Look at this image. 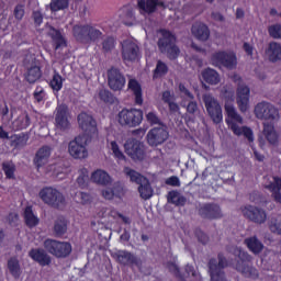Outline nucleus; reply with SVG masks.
I'll return each instance as SVG.
<instances>
[{"mask_svg": "<svg viewBox=\"0 0 281 281\" xmlns=\"http://www.w3.org/2000/svg\"><path fill=\"white\" fill-rule=\"evenodd\" d=\"M8 269L15 280L21 278V265L19 263V259H16V257H11L8 260Z\"/></svg>", "mask_w": 281, "mask_h": 281, "instance_id": "a19ab883", "label": "nucleus"}, {"mask_svg": "<svg viewBox=\"0 0 281 281\" xmlns=\"http://www.w3.org/2000/svg\"><path fill=\"white\" fill-rule=\"evenodd\" d=\"M268 32L272 38H281V25L280 24L271 25L269 27Z\"/></svg>", "mask_w": 281, "mask_h": 281, "instance_id": "bf43d9fd", "label": "nucleus"}, {"mask_svg": "<svg viewBox=\"0 0 281 281\" xmlns=\"http://www.w3.org/2000/svg\"><path fill=\"white\" fill-rule=\"evenodd\" d=\"M194 234L199 243H201L202 245H207V243H210V237L207 236V234L203 233L201 228H195Z\"/></svg>", "mask_w": 281, "mask_h": 281, "instance_id": "4d7b16f0", "label": "nucleus"}, {"mask_svg": "<svg viewBox=\"0 0 281 281\" xmlns=\"http://www.w3.org/2000/svg\"><path fill=\"white\" fill-rule=\"evenodd\" d=\"M43 78V70L38 66H31V68L27 69V72L25 75V80L30 85H34L35 82H38Z\"/></svg>", "mask_w": 281, "mask_h": 281, "instance_id": "473e14b6", "label": "nucleus"}, {"mask_svg": "<svg viewBox=\"0 0 281 281\" xmlns=\"http://www.w3.org/2000/svg\"><path fill=\"white\" fill-rule=\"evenodd\" d=\"M49 157H52V147L45 145L35 154L34 165L37 169L43 168V166L49 161Z\"/></svg>", "mask_w": 281, "mask_h": 281, "instance_id": "393cba45", "label": "nucleus"}, {"mask_svg": "<svg viewBox=\"0 0 281 281\" xmlns=\"http://www.w3.org/2000/svg\"><path fill=\"white\" fill-rule=\"evenodd\" d=\"M24 221L26 227H36L38 225L40 220L36 215H34V211L32 210V206H26L24 210Z\"/></svg>", "mask_w": 281, "mask_h": 281, "instance_id": "4c0bfd02", "label": "nucleus"}, {"mask_svg": "<svg viewBox=\"0 0 281 281\" xmlns=\"http://www.w3.org/2000/svg\"><path fill=\"white\" fill-rule=\"evenodd\" d=\"M108 87L112 91H122L126 87V77L120 68L112 66L108 69Z\"/></svg>", "mask_w": 281, "mask_h": 281, "instance_id": "4468645a", "label": "nucleus"}, {"mask_svg": "<svg viewBox=\"0 0 281 281\" xmlns=\"http://www.w3.org/2000/svg\"><path fill=\"white\" fill-rule=\"evenodd\" d=\"M266 56L271 63H278V60H281V45L276 42H271L266 48Z\"/></svg>", "mask_w": 281, "mask_h": 281, "instance_id": "cd10ccee", "label": "nucleus"}, {"mask_svg": "<svg viewBox=\"0 0 281 281\" xmlns=\"http://www.w3.org/2000/svg\"><path fill=\"white\" fill-rule=\"evenodd\" d=\"M204 106L213 124H221L223 122V108L214 97H204Z\"/></svg>", "mask_w": 281, "mask_h": 281, "instance_id": "2eb2a0df", "label": "nucleus"}, {"mask_svg": "<svg viewBox=\"0 0 281 281\" xmlns=\"http://www.w3.org/2000/svg\"><path fill=\"white\" fill-rule=\"evenodd\" d=\"M146 121L150 124V126H161V119L157 111H150L146 115Z\"/></svg>", "mask_w": 281, "mask_h": 281, "instance_id": "09e8293b", "label": "nucleus"}, {"mask_svg": "<svg viewBox=\"0 0 281 281\" xmlns=\"http://www.w3.org/2000/svg\"><path fill=\"white\" fill-rule=\"evenodd\" d=\"M29 258L40 267H50L52 256L45 248H32L29 251Z\"/></svg>", "mask_w": 281, "mask_h": 281, "instance_id": "f3484780", "label": "nucleus"}, {"mask_svg": "<svg viewBox=\"0 0 281 281\" xmlns=\"http://www.w3.org/2000/svg\"><path fill=\"white\" fill-rule=\"evenodd\" d=\"M139 56V46L135 42H124L122 45V58L125 63H135Z\"/></svg>", "mask_w": 281, "mask_h": 281, "instance_id": "aec40b11", "label": "nucleus"}, {"mask_svg": "<svg viewBox=\"0 0 281 281\" xmlns=\"http://www.w3.org/2000/svg\"><path fill=\"white\" fill-rule=\"evenodd\" d=\"M9 139H11V146H14V148H23V146H27L30 136L25 133H21L10 136Z\"/></svg>", "mask_w": 281, "mask_h": 281, "instance_id": "58836bf2", "label": "nucleus"}, {"mask_svg": "<svg viewBox=\"0 0 281 281\" xmlns=\"http://www.w3.org/2000/svg\"><path fill=\"white\" fill-rule=\"evenodd\" d=\"M234 256L235 263L233 265L236 271L245 276V273H247V252H245V250H243L241 248L236 247L234 248Z\"/></svg>", "mask_w": 281, "mask_h": 281, "instance_id": "5701e85b", "label": "nucleus"}, {"mask_svg": "<svg viewBox=\"0 0 281 281\" xmlns=\"http://www.w3.org/2000/svg\"><path fill=\"white\" fill-rule=\"evenodd\" d=\"M236 54L226 52H216L211 56V61L215 67H225V69H234L236 67Z\"/></svg>", "mask_w": 281, "mask_h": 281, "instance_id": "dca6fc26", "label": "nucleus"}, {"mask_svg": "<svg viewBox=\"0 0 281 281\" xmlns=\"http://www.w3.org/2000/svg\"><path fill=\"white\" fill-rule=\"evenodd\" d=\"M50 12H60L69 8V0H52L49 3Z\"/></svg>", "mask_w": 281, "mask_h": 281, "instance_id": "37998d69", "label": "nucleus"}, {"mask_svg": "<svg viewBox=\"0 0 281 281\" xmlns=\"http://www.w3.org/2000/svg\"><path fill=\"white\" fill-rule=\"evenodd\" d=\"M166 74H168V65L161 60H158L153 72L154 80H157V78H164Z\"/></svg>", "mask_w": 281, "mask_h": 281, "instance_id": "79ce46f5", "label": "nucleus"}, {"mask_svg": "<svg viewBox=\"0 0 281 281\" xmlns=\"http://www.w3.org/2000/svg\"><path fill=\"white\" fill-rule=\"evenodd\" d=\"M87 142H89V138L85 135L75 137L68 145L69 155L74 157V159H87V157H89Z\"/></svg>", "mask_w": 281, "mask_h": 281, "instance_id": "9b49d317", "label": "nucleus"}, {"mask_svg": "<svg viewBox=\"0 0 281 281\" xmlns=\"http://www.w3.org/2000/svg\"><path fill=\"white\" fill-rule=\"evenodd\" d=\"M125 154L133 159V161H144L146 159V149L144 143L137 138H128L124 144Z\"/></svg>", "mask_w": 281, "mask_h": 281, "instance_id": "f8f14e48", "label": "nucleus"}, {"mask_svg": "<svg viewBox=\"0 0 281 281\" xmlns=\"http://www.w3.org/2000/svg\"><path fill=\"white\" fill-rule=\"evenodd\" d=\"M53 232L57 238L65 236L67 234V220L65 217H59L55 221Z\"/></svg>", "mask_w": 281, "mask_h": 281, "instance_id": "ea45409f", "label": "nucleus"}, {"mask_svg": "<svg viewBox=\"0 0 281 281\" xmlns=\"http://www.w3.org/2000/svg\"><path fill=\"white\" fill-rule=\"evenodd\" d=\"M225 122L228 128H231V131L234 133V135H237V137H240V135L247 137V125L240 127V125L243 124V116L238 114L236 108H234L233 104H225Z\"/></svg>", "mask_w": 281, "mask_h": 281, "instance_id": "423d86ee", "label": "nucleus"}, {"mask_svg": "<svg viewBox=\"0 0 281 281\" xmlns=\"http://www.w3.org/2000/svg\"><path fill=\"white\" fill-rule=\"evenodd\" d=\"M102 196H103V199L111 201L112 199L115 198V193H114L113 189H105L102 191Z\"/></svg>", "mask_w": 281, "mask_h": 281, "instance_id": "774afa93", "label": "nucleus"}, {"mask_svg": "<svg viewBox=\"0 0 281 281\" xmlns=\"http://www.w3.org/2000/svg\"><path fill=\"white\" fill-rule=\"evenodd\" d=\"M167 186H172L173 188H179L181 187V180H179V177L177 176H171L169 177L166 182Z\"/></svg>", "mask_w": 281, "mask_h": 281, "instance_id": "0e129e2a", "label": "nucleus"}, {"mask_svg": "<svg viewBox=\"0 0 281 281\" xmlns=\"http://www.w3.org/2000/svg\"><path fill=\"white\" fill-rule=\"evenodd\" d=\"M65 82V78L60 76L58 70H54L53 77L48 82L50 89H53L54 93H58L63 90V83Z\"/></svg>", "mask_w": 281, "mask_h": 281, "instance_id": "c9c22d12", "label": "nucleus"}, {"mask_svg": "<svg viewBox=\"0 0 281 281\" xmlns=\"http://www.w3.org/2000/svg\"><path fill=\"white\" fill-rule=\"evenodd\" d=\"M77 183L81 189H85L87 186H89V171L87 169L81 170V173L77 178Z\"/></svg>", "mask_w": 281, "mask_h": 281, "instance_id": "3c124183", "label": "nucleus"}, {"mask_svg": "<svg viewBox=\"0 0 281 281\" xmlns=\"http://www.w3.org/2000/svg\"><path fill=\"white\" fill-rule=\"evenodd\" d=\"M167 269L170 273H173L178 280H183V274H181V270H179V266L175 262H167Z\"/></svg>", "mask_w": 281, "mask_h": 281, "instance_id": "6e6d98bb", "label": "nucleus"}, {"mask_svg": "<svg viewBox=\"0 0 281 281\" xmlns=\"http://www.w3.org/2000/svg\"><path fill=\"white\" fill-rule=\"evenodd\" d=\"M33 98L37 102H43L45 100V89H43L41 86H37L33 92Z\"/></svg>", "mask_w": 281, "mask_h": 281, "instance_id": "13d9d810", "label": "nucleus"}, {"mask_svg": "<svg viewBox=\"0 0 281 281\" xmlns=\"http://www.w3.org/2000/svg\"><path fill=\"white\" fill-rule=\"evenodd\" d=\"M115 49V38L113 36H108L102 42L103 54H109Z\"/></svg>", "mask_w": 281, "mask_h": 281, "instance_id": "de8ad7c7", "label": "nucleus"}, {"mask_svg": "<svg viewBox=\"0 0 281 281\" xmlns=\"http://www.w3.org/2000/svg\"><path fill=\"white\" fill-rule=\"evenodd\" d=\"M196 111H199V103H196L194 100H191L187 105V113L194 115Z\"/></svg>", "mask_w": 281, "mask_h": 281, "instance_id": "e2e57ef3", "label": "nucleus"}, {"mask_svg": "<svg viewBox=\"0 0 281 281\" xmlns=\"http://www.w3.org/2000/svg\"><path fill=\"white\" fill-rule=\"evenodd\" d=\"M77 122L81 131H83L82 135H85V137L88 139H91L93 135H98V123L95 122V119L91 116V114H88L87 112L79 113L77 116Z\"/></svg>", "mask_w": 281, "mask_h": 281, "instance_id": "ddd939ff", "label": "nucleus"}, {"mask_svg": "<svg viewBox=\"0 0 281 281\" xmlns=\"http://www.w3.org/2000/svg\"><path fill=\"white\" fill-rule=\"evenodd\" d=\"M167 201L168 203L176 205V207H183V205L188 203V200L186 199V196L181 195L179 191H175V190L168 192Z\"/></svg>", "mask_w": 281, "mask_h": 281, "instance_id": "7c9ffc66", "label": "nucleus"}, {"mask_svg": "<svg viewBox=\"0 0 281 281\" xmlns=\"http://www.w3.org/2000/svg\"><path fill=\"white\" fill-rule=\"evenodd\" d=\"M255 114L258 120H265L262 135L269 144L276 146L280 142V134L276 131V123L280 120V111L271 103L261 102L256 105Z\"/></svg>", "mask_w": 281, "mask_h": 281, "instance_id": "f257e3e1", "label": "nucleus"}, {"mask_svg": "<svg viewBox=\"0 0 281 281\" xmlns=\"http://www.w3.org/2000/svg\"><path fill=\"white\" fill-rule=\"evenodd\" d=\"M236 100L239 110L245 113L247 111V86H238Z\"/></svg>", "mask_w": 281, "mask_h": 281, "instance_id": "f704fd0d", "label": "nucleus"}, {"mask_svg": "<svg viewBox=\"0 0 281 281\" xmlns=\"http://www.w3.org/2000/svg\"><path fill=\"white\" fill-rule=\"evenodd\" d=\"M217 259L211 258L207 263L211 281H227L224 269L229 267V262L223 252H218Z\"/></svg>", "mask_w": 281, "mask_h": 281, "instance_id": "1a4fd4ad", "label": "nucleus"}, {"mask_svg": "<svg viewBox=\"0 0 281 281\" xmlns=\"http://www.w3.org/2000/svg\"><path fill=\"white\" fill-rule=\"evenodd\" d=\"M191 34L196 41L205 43V41L210 40V27L204 23L195 22L191 27Z\"/></svg>", "mask_w": 281, "mask_h": 281, "instance_id": "b1692460", "label": "nucleus"}, {"mask_svg": "<svg viewBox=\"0 0 281 281\" xmlns=\"http://www.w3.org/2000/svg\"><path fill=\"white\" fill-rule=\"evenodd\" d=\"M110 145L115 159H119L120 161H124V159H126V156H124V153L120 150V145H117V142L112 140Z\"/></svg>", "mask_w": 281, "mask_h": 281, "instance_id": "603ef678", "label": "nucleus"}, {"mask_svg": "<svg viewBox=\"0 0 281 281\" xmlns=\"http://www.w3.org/2000/svg\"><path fill=\"white\" fill-rule=\"evenodd\" d=\"M72 36L81 45H91V43H98L104 34L91 24H76L72 26Z\"/></svg>", "mask_w": 281, "mask_h": 281, "instance_id": "f03ea898", "label": "nucleus"}, {"mask_svg": "<svg viewBox=\"0 0 281 281\" xmlns=\"http://www.w3.org/2000/svg\"><path fill=\"white\" fill-rule=\"evenodd\" d=\"M40 199L48 205L49 207H54L55 210H63L65 205H67V200L65 195L58 191V189H54L52 187H44L40 193Z\"/></svg>", "mask_w": 281, "mask_h": 281, "instance_id": "39448f33", "label": "nucleus"}, {"mask_svg": "<svg viewBox=\"0 0 281 281\" xmlns=\"http://www.w3.org/2000/svg\"><path fill=\"white\" fill-rule=\"evenodd\" d=\"M199 215L202 218H207L209 221H214L216 218L223 217V212L221 206L216 203H205L199 207Z\"/></svg>", "mask_w": 281, "mask_h": 281, "instance_id": "6ab92c4d", "label": "nucleus"}, {"mask_svg": "<svg viewBox=\"0 0 281 281\" xmlns=\"http://www.w3.org/2000/svg\"><path fill=\"white\" fill-rule=\"evenodd\" d=\"M2 170L8 179H14V172H16V166L12 162H3Z\"/></svg>", "mask_w": 281, "mask_h": 281, "instance_id": "8fccbe9b", "label": "nucleus"}, {"mask_svg": "<svg viewBox=\"0 0 281 281\" xmlns=\"http://www.w3.org/2000/svg\"><path fill=\"white\" fill-rule=\"evenodd\" d=\"M178 89L180 93L184 95V98H189V100H194V94H192V92H190V90L186 88L184 83H179Z\"/></svg>", "mask_w": 281, "mask_h": 281, "instance_id": "680f3d73", "label": "nucleus"}, {"mask_svg": "<svg viewBox=\"0 0 281 281\" xmlns=\"http://www.w3.org/2000/svg\"><path fill=\"white\" fill-rule=\"evenodd\" d=\"M112 190L116 199H122L124 196V188H122L120 184L114 186Z\"/></svg>", "mask_w": 281, "mask_h": 281, "instance_id": "338daca9", "label": "nucleus"}, {"mask_svg": "<svg viewBox=\"0 0 281 281\" xmlns=\"http://www.w3.org/2000/svg\"><path fill=\"white\" fill-rule=\"evenodd\" d=\"M248 218L255 223H265V221H267V213L256 206H249Z\"/></svg>", "mask_w": 281, "mask_h": 281, "instance_id": "72a5a7b5", "label": "nucleus"}, {"mask_svg": "<svg viewBox=\"0 0 281 281\" xmlns=\"http://www.w3.org/2000/svg\"><path fill=\"white\" fill-rule=\"evenodd\" d=\"M120 126H127V128H135L144 122V111L139 109H122L116 115Z\"/></svg>", "mask_w": 281, "mask_h": 281, "instance_id": "20e7f679", "label": "nucleus"}, {"mask_svg": "<svg viewBox=\"0 0 281 281\" xmlns=\"http://www.w3.org/2000/svg\"><path fill=\"white\" fill-rule=\"evenodd\" d=\"M159 32L161 35L157 43L159 52L161 54H167L169 60H177L179 54H181V49L177 45V35L166 29H161Z\"/></svg>", "mask_w": 281, "mask_h": 281, "instance_id": "7ed1b4c3", "label": "nucleus"}, {"mask_svg": "<svg viewBox=\"0 0 281 281\" xmlns=\"http://www.w3.org/2000/svg\"><path fill=\"white\" fill-rule=\"evenodd\" d=\"M266 188L272 192L274 201L281 203V178L274 177L273 182L266 184Z\"/></svg>", "mask_w": 281, "mask_h": 281, "instance_id": "2f4dec72", "label": "nucleus"}, {"mask_svg": "<svg viewBox=\"0 0 281 281\" xmlns=\"http://www.w3.org/2000/svg\"><path fill=\"white\" fill-rule=\"evenodd\" d=\"M138 9L147 14L157 12V0H138Z\"/></svg>", "mask_w": 281, "mask_h": 281, "instance_id": "e433bc0d", "label": "nucleus"}, {"mask_svg": "<svg viewBox=\"0 0 281 281\" xmlns=\"http://www.w3.org/2000/svg\"><path fill=\"white\" fill-rule=\"evenodd\" d=\"M124 172L126 177H130V181L132 183H136L138 187V192L140 196L148 201L150 196H153V187H150V182L146 177H144L142 173L137 172L135 169H131L128 167H125Z\"/></svg>", "mask_w": 281, "mask_h": 281, "instance_id": "6e6552de", "label": "nucleus"}, {"mask_svg": "<svg viewBox=\"0 0 281 281\" xmlns=\"http://www.w3.org/2000/svg\"><path fill=\"white\" fill-rule=\"evenodd\" d=\"M202 80L206 82V85H218L221 82V75H218V71L212 68H205L202 74Z\"/></svg>", "mask_w": 281, "mask_h": 281, "instance_id": "c756f323", "label": "nucleus"}, {"mask_svg": "<svg viewBox=\"0 0 281 281\" xmlns=\"http://www.w3.org/2000/svg\"><path fill=\"white\" fill-rule=\"evenodd\" d=\"M184 274H182L183 280L180 281H186V278H190V276H192V278H196V270H194V266L187 265L184 267Z\"/></svg>", "mask_w": 281, "mask_h": 281, "instance_id": "052dcab7", "label": "nucleus"}, {"mask_svg": "<svg viewBox=\"0 0 281 281\" xmlns=\"http://www.w3.org/2000/svg\"><path fill=\"white\" fill-rule=\"evenodd\" d=\"M127 89L132 91L135 104L137 106H142V104H144V94L142 92V85H139V81H137V79H130Z\"/></svg>", "mask_w": 281, "mask_h": 281, "instance_id": "bb28decb", "label": "nucleus"}, {"mask_svg": "<svg viewBox=\"0 0 281 281\" xmlns=\"http://www.w3.org/2000/svg\"><path fill=\"white\" fill-rule=\"evenodd\" d=\"M55 126L59 131H67L69 128V109L67 105H59L56 109Z\"/></svg>", "mask_w": 281, "mask_h": 281, "instance_id": "412c9836", "label": "nucleus"}, {"mask_svg": "<svg viewBox=\"0 0 281 281\" xmlns=\"http://www.w3.org/2000/svg\"><path fill=\"white\" fill-rule=\"evenodd\" d=\"M116 260L124 267H142V260L130 251L123 250L116 255Z\"/></svg>", "mask_w": 281, "mask_h": 281, "instance_id": "4be33fe9", "label": "nucleus"}, {"mask_svg": "<svg viewBox=\"0 0 281 281\" xmlns=\"http://www.w3.org/2000/svg\"><path fill=\"white\" fill-rule=\"evenodd\" d=\"M168 131L164 127H154L147 133V144L149 146H161L168 139Z\"/></svg>", "mask_w": 281, "mask_h": 281, "instance_id": "a211bd4d", "label": "nucleus"}, {"mask_svg": "<svg viewBox=\"0 0 281 281\" xmlns=\"http://www.w3.org/2000/svg\"><path fill=\"white\" fill-rule=\"evenodd\" d=\"M14 124L18 131H25V128H29L30 124H32V121L30 115L26 114L24 116H19L18 120L14 121Z\"/></svg>", "mask_w": 281, "mask_h": 281, "instance_id": "a18cd8bd", "label": "nucleus"}, {"mask_svg": "<svg viewBox=\"0 0 281 281\" xmlns=\"http://www.w3.org/2000/svg\"><path fill=\"white\" fill-rule=\"evenodd\" d=\"M99 100H101V102H104L105 104H115V100L117 99L111 91L102 89L99 91Z\"/></svg>", "mask_w": 281, "mask_h": 281, "instance_id": "c03bdc74", "label": "nucleus"}, {"mask_svg": "<svg viewBox=\"0 0 281 281\" xmlns=\"http://www.w3.org/2000/svg\"><path fill=\"white\" fill-rule=\"evenodd\" d=\"M247 247L252 251V254H260L262 251V243L256 237L248 239Z\"/></svg>", "mask_w": 281, "mask_h": 281, "instance_id": "49530a36", "label": "nucleus"}, {"mask_svg": "<svg viewBox=\"0 0 281 281\" xmlns=\"http://www.w3.org/2000/svg\"><path fill=\"white\" fill-rule=\"evenodd\" d=\"M269 229L272 234H281V217L271 220L269 224Z\"/></svg>", "mask_w": 281, "mask_h": 281, "instance_id": "5fc2aeb1", "label": "nucleus"}, {"mask_svg": "<svg viewBox=\"0 0 281 281\" xmlns=\"http://www.w3.org/2000/svg\"><path fill=\"white\" fill-rule=\"evenodd\" d=\"M13 16L15 21H23V16H25V4H16L13 10Z\"/></svg>", "mask_w": 281, "mask_h": 281, "instance_id": "864d4df0", "label": "nucleus"}, {"mask_svg": "<svg viewBox=\"0 0 281 281\" xmlns=\"http://www.w3.org/2000/svg\"><path fill=\"white\" fill-rule=\"evenodd\" d=\"M48 36L52 38L55 52H58L61 47H67V40L63 36L59 30L54 26L48 27Z\"/></svg>", "mask_w": 281, "mask_h": 281, "instance_id": "a878e982", "label": "nucleus"}, {"mask_svg": "<svg viewBox=\"0 0 281 281\" xmlns=\"http://www.w3.org/2000/svg\"><path fill=\"white\" fill-rule=\"evenodd\" d=\"M91 181L98 186H109L111 183V176L102 169H97L91 175Z\"/></svg>", "mask_w": 281, "mask_h": 281, "instance_id": "c85d7f7f", "label": "nucleus"}, {"mask_svg": "<svg viewBox=\"0 0 281 281\" xmlns=\"http://www.w3.org/2000/svg\"><path fill=\"white\" fill-rule=\"evenodd\" d=\"M225 122L228 128H231V131L234 133V135H237V137H240V135L247 137V125L240 127V125L243 124V116L238 114L236 108H234L233 104H225Z\"/></svg>", "mask_w": 281, "mask_h": 281, "instance_id": "0eeeda50", "label": "nucleus"}, {"mask_svg": "<svg viewBox=\"0 0 281 281\" xmlns=\"http://www.w3.org/2000/svg\"><path fill=\"white\" fill-rule=\"evenodd\" d=\"M32 18L37 27H40V25H43V13L41 11H33Z\"/></svg>", "mask_w": 281, "mask_h": 281, "instance_id": "69168bd1", "label": "nucleus"}, {"mask_svg": "<svg viewBox=\"0 0 281 281\" xmlns=\"http://www.w3.org/2000/svg\"><path fill=\"white\" fill-rule=\"evenodd\" d=\"M44 249L55 258H67L71 255V244L47 238L44 240Z\"/></svg>", "mask_w": 281, "mask_h": 281, "instance_id": "9d476101", "label": "nucleus"}]
</instances>
